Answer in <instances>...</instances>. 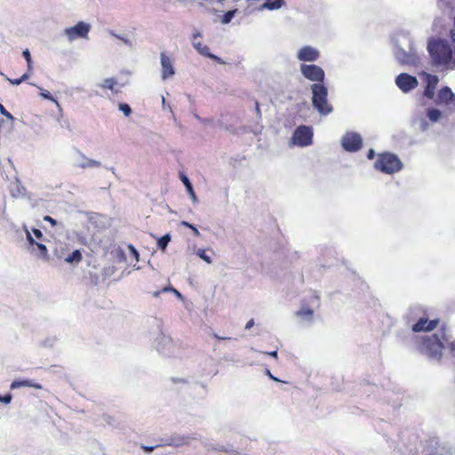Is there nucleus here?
Returning <instances> with one entry per match:
<instances>
[{
	"label": "nucleus",
	"mask_w": 455,
	"mask_h": 455,
	"mask_svg": "<svg viewBox=\"0 0 455 455\" xmlns=\"http://www.w3.org/2000/svg\"><path fill=\"white\" fill-rule=\"evenodd\" d=\"M90 31V25L84 21H79L74 27L65 29V34L69 40H75L78 37L86 38Z\"/></svg>",
	"instance_id": "1a4fd4ad"
},
{
	"label": "nucleus",
	"mask_w": 455,
	"mask_h": 455,
	"mask_svg": "<svg viewBox=\"0 0 455 455\" xmlns=\"http://www.w3.org/2000/svg\"><path fill=\"white\" fill-rule=\"evenodd\" d=\"M455 95L451 89L444 86L438 92L435 103L436 105H448L453 101Z\"/></svg>",
	"instance_id": "4468645a"
},
{
	"label": "nucleus",
	"mask_w": 455,
	"mask_h": 455,
	"mask_svg": "<svg viewBox=\"0 0 455 455\" xmlns=\"http://www.w3.org/2000/svg\"><path fill=\"white\" fill-rule=\"evenodd\" d=\"M171 241V235L169 234H166L163 236H161L158 240H157V246L160 250H162L163 251H165L168 243H170Z\"/></svg>",
	"instance_id": "5701e85b"
},
{
	"label": "nucleus",
	"mask_w": 455,
	"mask_h": 455,
	"mask_svg": "<svg viewBox=\"0 0 455 455\" xmlns=\"http://www.w3.org/2000/svg\"><path fill=\"white\" fill-rule=\"evenodd\" d=\"M300 71L303 76L309 81L315 82V84H323L324 80L323 69L315 64H302Z\"/></svg>",
	"instance_id": "0eeeda50"
},
{
	"label": "nucleus",
	"mask_w": 455,
	"mask_h": 455,
	"mask_svg": "<svg viewBox=\"0 0 455 455\" xmlns=\"http://www.w3.org/2000/svg\"><path fill=\"white\" fill-rule=\"evenodd\" d=\"M236 12H237V9H233V10L228 11L222 16L221 22L223 24H228L232 20V19L234 18V16L235 15Z\"/></svg>",
	"instance_id": "a878e982"
},
{
	"label": "nucleus",
	"mask_w": 455,
	"mask_h": 455,
	"mask_svg": "<svg viewBox=\"0 0 455 455\" xmlns=\"http://www.w3.org/2000/svg\"><path fill=\"white\" fill-rule=\"evenodd\" d=\"M439 78L435 75H427V86L425 88L424 95L427 99H434L435 88L438 84Z\"/></svg>",
	"instance_id": "dca6fc26"
},
{
	"label": "nucleus",
	"mask_w": 455,
	"mask_h": 455,
	"mask_svg": "<svg viewBox=\"0 0 455 455\" xmlns=\"http://www.w3.org/2000/svg\"><path fill=\"white\" fill-rule=\"evenodd\" d=\"M266 354L274 358H277V351L276 350L272 351V352H266Z\"/></svg>",
	"instance_id": "ea45409f"
},
{
	"label": "nucleus",
	"mask_w": 455,
	"mask_h": 455,
	"mask_svg": "<svg viewBox=\"0 0 455 455\" xmlns=\"http://www.w3.org/2000/svg\"><path fill=\"white\" fill-rule=\"evenodd\" d=\"M55 256L59 259H62L69 264H78L83 259V255L80 250H74L70 251L69 247L66 243H60L55 249Z\"/></svg>",
	"instance_id": "39448f33"
},
{
	"label": "nucleus",
	"mask_w": 455,
	"mask_h": 455,
	"mask_svg": "<svg viewBox=\"0 0 455 455\" xmlns=\"http://www.w3.org/2000/svg\"><path fill=\"white\" fill-rule=\"evenodd\" d=\"M44 220L49 222L52 225V227H55L57 225V221L51 216H48V215L44 216Z\"/></svg>",
	"instance_id": "72a5a7b5"
},
{
	"label": "nucleus",
	"mask_w": 455,
	"mask_h": 455,
	"mask_svg": "<svg viewBox=\"0 0 455 455\" xmlns=\"http://www.w3.org/2000/svg\"><path fill=\"white\" fill-rule=\"evenodd\" d=\"M284 5L285 2L283 0H266V2L259 7V10H278Z\"/></svg>",
	"instance_id": "a211bd4d"
},
{
	"label": "nucleus",
	"mask_w": 455,
	"mask_h": 455,
	"mask_svg": "<svg viewBox=\"0 0 455 455\" xmlns=\"http://www.w3.org/2000/svg\"><path fill=\"white\" fill-rule=\"evenodd\" d=\"M180 180H181L182 183L184 184V186L186 187L187 191L188 192V194L193 198H195L196 197V194H195V191L193 189L192 184L189 181L188 178L185 174L181 173L180 174Z\"/></svg>",
	"instance_id": "412c9836"
},
{
	"label": "nucleus",
	"mask_w": 455,
	"mask_h": 455,
	"mask_svg": "<svg viewBox=\"0 0 455 455\" xmlns=\"http://www.w3.org/2000/svg\"><path fill=\"white\" fill-rule=\"evenodd\" d=\"M12 395L6 394L4 395H0V402H3L4 403H9L12 401Z\"/></svg>",
	"instance_id": "473e14b6"
},
{
	"label": "nucleus",
	"mask_w": 455,
	"mask_h": 455,
	"mask_svg": "<svg viewBox=\"0 0 455 455\" xmlns=\"http://www.w3.org/2000/svg\"><path fill=\"white\" fill-rule=\"evenodd\" d=\"M255 107H256L257 113L259 114L260 113V109H259V104L258 101L255 102Z\"/></svg>",
	"instance_id": "49530a36"
},
{
	"label": "nucleus",
	"mask_w": 455,
	"mask_h": 455,
	"mask_svg": "<svg viewBox=\"0 0 455 455\" xmlns=\"http://www.w3.org/2000/svg\"><path fill=\"white\" fill-rule=\"evenodd\" d=\"M374 167L381 172L393 174L402 169L403 164L397 156L386 152L379 155Z\"/></svg>",
	"instance_id": "20e7f679"
},
{
	"label": "nucleus",
	"mask_w": 455,
	"mask_h": 455,
	"mask_svg": "<svg viewBox=\"0 0 455 455\" xmlns=\"http://www.w3.org/2000/svg\"><path fill=\"white\" fill-rule=\"evenodd\" d=\"M292 141L299 147H307L312 144L313 130L309 126L300 125L296 128L292 135Z\"/></svg>",
	"instance_id": "423d86ee"
},
{
	"label": "nucleus",
	"mask_w": 455,
	"mask_h": 455,
	"mask_svg": "<svg viewBox=\"0 0 455 455\" xmlns=\"http://www.w3.org/2000/svg\"><path fill=\"white\" fill-rule=\"evenodd\" d=\"M0 113L3 116H6L9 120L12 121L14 119L13 116L10 112H8L2 104H0Z\"/></svg>",
	"instance_id": "2f4dec72"
},
{
	"label": "nucleus",
	"mask_w": 455,
	"mask_h": 455,
	"mask_svg": "<svg viewBox=\"0 0 455 455\" xmlns=\"http://www.w3.org/2000/svg\"><path fill=\"white\" fill-rule=\"evenodd\" d=\"M313 315H314V311L309 307H306V306H303L297 312V315L304 317V318H307V319H312Z\"/></svg>",
	"instance_id": "4be33fe9"
},
{
	"label": "nucleus",
	"mask_w": 455,
	"mask_h": 455,
	"mask_svg": "<svg viewBox=\"0 0 455 455\" xmlns=\"http://www.w3.org/2000/svg\"><path fill=\"white\" fill-rule=\"evenodd\" d=\"M161 66H162V78L167 79L174 75L175 70L172 65V61L165 52L161 53Z\"/></svg>",
	"instance_id": "2eb2a0df"
},
{
	"label": "nucleus",
	"mask_w": 455,
	"mask_h": 455,
	"mask_svg": "<svg viewBox=\"0 0 455 455\" xmlns=\"http://www.w3.org/2000/svg\"><path fill=\"white\" fill-rule=\"evenodd\" d=\"M181 225L184 227L189 228H191V227L193 226L192 224H190L187 221H181Z\"/></svg>",
	"instance_id": "c03bdc74"
},
{
	"label": "nucleus",
	"mask_w": 455,
	"mask_h": 455,
	"mask_svg": "<svg viewBox=\"0 0 455 455\" xmlns=\"http://www.w3.org/2000/svg\"><path fill=\"white\" fill-rule=\"evenodd\" d=\"M446 340L445 333L432 334L421 337L418 342L419 351L427 355L429 359L440 361L444 349L443 341Z\"/></svg>",
	"instance_id": "f257e3e1"
},
{
	"label": "nucleus",
	"mask_w": 455,
	"mask_h": 455,
	"mask_svg": "<svg viewBox=\"0 0 455 455\" xmlns=\"http://www.w3.org/2000/svg\"><path fill=\"white\" fill-rule=\"evenodd\" d=\"M130 248H131V250H132V254H135V255H136V257H138V256H139V253H138V251H136V249H135L133 246H132V245L130 246Z\"/></svg>",
	"instance_id": "a18cd8bd"
},
{
	"label": "nucleus",
	"mask_w": 455,
	"mask_h": 455,
	"mask_svg": "<svg viewBox=\"0 0 455 455\" xmlns=\"http://www.w3.org/2000/svg\"><path fill=\"white\" fill-rule=\"evenodd\" d=\"M196 254L197 256L202 259L203 260H204L206 263L208 264H211L212 263V259L210 256H208L205 252V250L204 249H198L197 251H196Z\"/></svg>",
	"instance_id": "c85d7f7f"
},
{
	"label": "nucleus",
	"mask_w": 455,
	"mask_h": 455,
	"mask_svg": "<svg viewBox=\"0 0 455 455\" xmlns=\"http://www.w3.org/2000/svg\"><path fill=\"white\" fill-rule=\"evenodd\" d=\"M173 291L174 292H176L179 296L180 295L175 289L173 288H168V287H165L163 289V291Z\"/></svg>",
	"instance_id": "37998d69"
},
{
	"label": "nucleus",
	"mask_w": 455,
	"mask_h": 455,
	"mask_svg": "<svg viewBox=\"0 0 455 455\" xmlns=\"http://www.w3.org/2000/svg\"><path fill=\"white\" fill-rule=\"evenodd\" d=\"M156 447V446H145V445H143V446H141V449L143 451H147V452H151V451H153L155 450Z\"/></svg>",
	"instance_id": "c9c22d12"
},
{
	"label": "nucleus",
	"mask_w": 455,
	"mask_h": 455,
	"mask_svg": "<svg viewBox=\"0 0 455 455\" xmlns=\"http://www.w3.org/2000/svg\"><path fill=\"white\" fill-rule=\"evenodd\" d=\"M40 95L44 99L49 100L53 101V102L58 104L57 100L52 97V93L49 91L42 90L41 92H40Z\"/></svg>",
	"instance_id": "7c9ffc66"
},
{
	"label": "nucleus",
	"mask_w": 455,
	"mask_h": 455,
	"mask_svg": "<svg viewBox=\"0 0 455 455\" xmlns=\"http://www.w3.org/2000/svg\"><path fill=\"white\" fill-rule=\"evenodd\" d=\"M30 76V72H26L25 74H23L20 78H16V79H11V78H7L8 81L10 82L11 84H13V85H19L22 82L26 81L27 79H28Z\"/></svg>",
	"instance_id": "bb28decb"
},
{
	"label": "nucleus",
	"mask_w": 455,
	"mask_h": 455,
	"mask_svg": "<svg viewBox=\"0 0 455 455\" xmlns=\"http://www.w3.org/2000/svg\"><path fill=\"white\" fill-rule=\"evenodd\" d=\"M116 85V81L114 78H107L104 80V82L101 84V88L103 89H109L112 92H117V91L115 90V86Z\"/></svg>",
	"instance_id": "393cba45"
},
{
	"label": "nucleus",
	"mask_w": 455,
	"mask_h": 455,
	"mask_svg": "<svg viewBox=\"0 0 455 455\" xmlns=\"http://www.w3.org/2000/svg\"><path fill=\"white\" fill-rule=\"evenodd\" d=\"M201 36L199 32H196L193 35L192 44L194 48L203 56L208 57L219 63H222V60L216 55L211 53L210 48L207 45H204L200 41H198V37Z\"/></svg>",
	"instance_id": "f8f14e48"
},
{
	"label": "nucleus",
	"mask_w": 455,
	"mask_h": 455,
	"mask_svg": "<svg viewBox=\"0 0 455 455\" xmlns=\"http://www.w3.org/2000/svg\"><path fill=\"white\" fill-rule=\"evenodd\" d=\"M312 104L318 112L323 115H328L332 111V107L327 100L328 91L323 84H314L311 85Z\"/></svg>",
	"instance_id": "7ed1b4c3"
},
{
	"label": "nucleus",
	"mask_w": 455,
	"mask_h": 455,
	"mask_svg": "<svg viewBox=\"0 0 455 455\" xmlns=\"http://www.w3.org/2000/svg\"><path fill=\"white\" fill-rule=\"evenodd\" d=\"M32 232L37 239H41L43 237V233L40 229L33 228Z\"/></svg>",
	"instance_id": "f704fd0d"
},
{
	"label": "nucleus",
	"mask_w": 455,
	"mask_h": 455,
	"mask_svg": "<svg viewBox=\"0 0 455 455\" xmlns=\"http://www.w3.org/2000/svg\"><path fill=\"white\" fill-rule=\"evenodd\" d=\"M427 50L432 62L436 67H448L452 60V50L443 39H432L428 42Z\"/></svg>",
	"instance_id": "f03ea898"
},
{
	"label": "nucleus",
	"mask_w": 455,
	"mask_h": 455,
	"mask_svg": "<svg viewBox=\"0 0 455 455\" xmlns=\"http://www.w3.org/2000/svg\"><path fill=\"white\" fill-rule=\"evenodd\" d=\"M119 110H121L125 116H130L132 114V109L130 106L126 103H120L119 104Z\"/></svg>",
	"instance_id": "c756f323"
},
{
	"label": "nucleus",
	"mask_w": 455,
	"mask_h": 455,
	"mask_svg": "<svg viewBox=\"0 0 455 455\" xmlns=\"http://www.w3.org/2000/svg\"><path fill=\"white\" fill-rule=\"evenodd\" d=\"M213 337L216 339H219V340H224V339H229V338H225V337H220L219 336L218 334L214 333L213 334Z\"/></svg>",
	"instance_id": "79ce46f5"
},
{
	"label": "nucleus",
	"mask_w": 455,
	"mask_h": 455,
	"mask_svg": "<svg viewBox=\"0 0 455 455\" xmlns=\"http://www.w3.org/2000/svg\"><path fill=\"white\" fill-rule=\"evenodd\" d=\"M224 0H217L218 3H222Z\"/></svg>",
	"instance_id": "8fccbe9b"
},
{
	"label": "nucleus",
	"mask_w": 455,
	"mask_h": 455,
	"mask_svg": "<svg viewBox=\"0 0 455 455\" xmlns=\"http://www.w3.org/2000/svg\"><path fill=\"white\" fill-rule=\"evenodd\" d=\"M395 84L403 92H408L417 87L418 80L415 76L402 73L395 78Z\"/></svg>",
	"instance_id": "9b49d317"
},
{
	"label": "nucleus",
	"mask_w": 455,
	"mask_h": 455,
	"mask_svg": "<svg viewBox=\"0 0 455 455\" xmlns=\"http://www.w3.org/2000/svg\"><path fill=\"white\" fill-rule=\"evenodd\" d=\"M267 375L269 376V378H270V379H274V380H275V381H277V380H278L275 377H274V376L271 374V372H270L269 371H267Z\"/></svg>",
	"instance_id": "de8ad7c7"
},
{
	"label": "nucleus",
	"mask_w": 455,
	"mask_h": 455,
	"mask_svg": "<svg viewBox=\"0 0 455 455\" xmlns=\"http://www.w3.org/2000/svg\"><path fill=\"white\" fill-rule=\"evenodd\" d=\"M159 294H160V291H156V292L154 293V296L157 297Z\"/></svg>",
	"instance_id": "09e8293b"
},
{
	"label": "nucleus",
	"mask_w": 455,
	"mask_h": 455,
	"mask_svg": "<svg viewBox=\"0 0 455 455\" xmlns=\"http://www.w3.org/2000/svg\"><path fill=\"white\" fill-rule=\"evenodd\" d=\"M451 352L455 355V339L449 344Z\"/></svg>",
	"instance_id": "4c0bfd02"
},
{
	"label": "nucleus",
	"mask_w": 455,
	"mask_h": 455,
	"mask_svg": "<svg viewBox=\"0 0 455 455\" xmlns=\"http://www.w3.org/2000/svg\"><path fill=\"white\" fill-rule=\"evenodd\" d=\"M21 387H34L36 389H42L43 388V387L40 384L36 383V382H34L31 379L14 380L11 384V388L12 389Z\"/></svg>",
	"instance_id": "6ab92c4d"
},
{
	"label": "nucleus",
	"mask_w": 455,
	"mask_h": 455,
	"mask_svg": "<svg viewBox=\"0 0 455 455\" xmlns=\"http://www.w3.org/2000/svg\"><path fill=\"white\" fill-rule=\"evenodd\" d=\"M319 57H320L319 51L312 46H309V45L303 46L302 48L299 49V51L297 53V58L300 61H304V62L315 61L319 59Z\"/></svg>",
	"instance_id": "ddd939ff"
},
{
	"label": "nucleus",
	"mask_w": 455,
	"mask_h": 455,
	"mask_svg": "<svg viewBox=\"0 0 455 455\" xmlns=\"http://www.w3.org/2000/svg\"><path fill=\"white\" fill-rule=\"evenodd\" d=\"M439 323L440 320L438 318L429 320L427 317L420 316L412 325L411 330L413 332L431 331L436 329Z\"/></svg>",
	"instance_id": "9d476101"
},
{
	"label": "nucleus",
	"mask_w": 455,
	"mask_h": 455,
	"mask_svg": "<svg viewBox=\"0 0 455 455\" xmlns=\"http://www.w3.org/2000/svg\"><path fill=\"white\" fill-rule=\"evenodd\" d=\"M374 156H375V152H374V150H373V149H370V150L368 151L367 157H368L369 159H373V158H374Z\"/></svg>",
	"instance_id": "58836bf2"
},
{
	"label": "nucleus",
	"mask_w": 455,
	"mask_h": 455,
	"mask_svg": "<svg viewBox=\"0 0 455 455\" xmlns=\"http://www.w3.org/2000/svg\"><path fill=\"white\" fill-rule=\"evenodd\" d=\"M26 235H27V240L28 242L31 244V245H35L36 246L37 250L39 251L40 252V256L44 259H48V250H47V247L41 243H37L34 240V238L32 237L30 232L28 230H26Z\"/></svg>",
	"instance_id": "f3484780"
},
{
	"label": "nucleus",
	"mask_w": 455,
	"mask_h": 455,
	"mask_svg": "<svg viewBox=\"0 0 455 455\" xmlns=\"http://www.w3.org/2000/svg\"><path fill=\"white\" fill-rule=\"evenodd\" d=\"M190 229L192 230L195 235L198 236L200 235L198 229L195 226H192Z\"/></svg>",
	"instance_id": "a19ab883"
},
{
	"label": "nucleus",
	"mask_w": 455,
	"mask_h": 455,
	"mask_svg": "<svg viewBox=\"0 0 455 455\" xmlns=\"http://www.w3.org/2000/svg\"><path fill=\"white\" fill-rule=\"evenodd\" d=\"M395 57L403 64H410L412 61V56L402 50L396 52Z\"/></svg>",
	"instance_id": "aec40b11"
},
{
	"label": "nucleus",
	"mask_w": 455,
	"mask_h": 455,
	"mask_svg": "<svg viewBox=\"0 0 455 455\" xmlns=\"http://www.w3.org/2000/svg\"><path fill=\"white\" fill-rule=\"evenodd\" d=\"M254 325V320L253 319H251L250 321L247 322V323L245 324V329L246 330H249L251 329L252 326Z\"/></svg>",
	"instance_id": "e433bc0d"
},
{
	"label": "nucleus",
	"mask_w": 455,
	"mask_h": 455,
	"mask_svg": "<svg viewBox=\"0 0 455 455\" xmlns=\"http://www.w3.org/2000/svg\"><path fill=\"white\" fill-rule=\"evenodd\" d=\"M427 117L432 122H437L441 117L440 110L436 108H428L427 111Z\"/></svg>",
	"instance_id": "b1692460"
},
{
	"label": "nucleus",
	"mask_w": 455,
	"mask_h": 455,
	"mask_svg": "<svg viewBox=\"0 0 455 455\" xmlns=\"http://www.w3.org/2000/svg\"><path fill=\"white\" fill-rule=\"evenodd\" d=\"M22 55H23V57L25 58V60L27 61L28 72L31 73V71H32V59H31V55H30L29 50L28 49H25L22 52Z\"/></svg>",
	"instance_id": "cd10ccee"
},
{
	"label": "nucleus",
	"mask_w": 455,
	"mask_h": 455,
	"mask_svg": "<svg viewBox=\"0 0 455 455\" xmlns=\"http://www.w3.org/2000/svg\"><path fill=\"white\" fill-rule=\"evenodd\" d=\"M341 145L346 151L355 152L363 146V140L358 133L347 132L341 140Z\"/></svg>",
	"instance_id": "6e6552de"
}]
</instances>
